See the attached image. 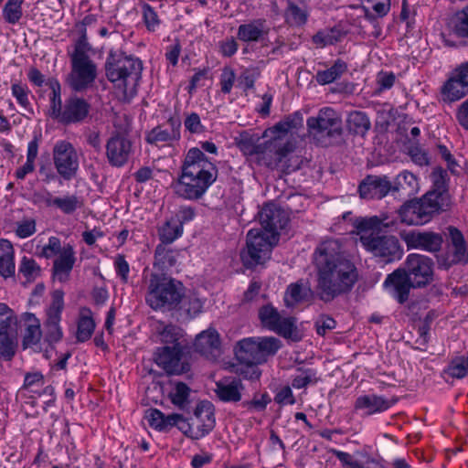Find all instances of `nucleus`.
Wrapping results in <instances>:
<instances>
[{
  "label": "nucleus",
  "mask_w": 468,
  "mask_h": 468,
  "mask_svg": "<svg viewBox=\"0 0 468 468\" xmlns=\"http://www.w3.org/2000/svg\"><path fill=\"white\" fill-rule=\"evenodd\" d=\"M318 269L317 294L324 302L348 292L357 280L355 265L349 261L338 239H325L315 250Z\"/></svg>",
  "instance_id": "f257e3e1"
},
{
  "label": "nucleus",
  "mask_w": 468,
  "mask_h": 468,
  "mask_svg": "<svg viewBox=\"0 0 468 468\" xmlns=\"http://www.w3.org/2000/svg\"><path fill=\"white\" fill-rule=\"evenodd\" d=\"M434 266L428 256L409 254L403 266L388 274L383 286L399 303H405L411 290L424 289L434 282Z\"/></svg>",
  "instance_id": "f03ea898"
},
{
  "label": "nucleus",
  "mask_w": 468,
  "mask_h": 468,
  "mask_svg": "<svg viewBox=\"0 0 468 468\" xmlns=\"http://www.w3.org/2000/svg\"><path fill=\"white\" fill-rule=\"evenodd\" d=\"M218 169L207 161L198 148H191L186 154L181 166V175L175 184L177 195L186 199H198L215 182Z\"/></svg>",
  "instance_id": "7ed1b4c3"
},
{
  "label": "nucleus",
  "mask_w": 468,
  "mask_h": 468,
  "mask_svg": "<svg viewBox=\"0 0 468 468\" xmlns=\"http://www.w3.org/2000/svg\"><path fill=\"white\" fill-rule=\"evenodd\" d=\"M142 61L122 51H111L105 63V74L109 81L121 89L123 96H133L141 79Z\"/></svg>",
  "instance_id": "20e7f679"
},
{
  "label": "nucleus",
  "mask_w": 468,
  "mask_h": 468,
  "mask_svg": "<svg viewBox=\"0 0 468 468\" xmlns=\"http://www.w3.org/2000/svg\"><path fill=\"white\" fill-rule=\"evenodd\" d=\"M149 277L146 279V303L154 310L175 309L184 297L183 283L164 272L153 271Z\"/></svg>",
  "instance_id": "39448f33"
},
{
  "label": "nucleus",
  "mask_w": 468,
  "mask_h": 468,
  "mask_svg": "<svg viewBox=\"0 0 468 468\" xmlns=\"http://www.w3.org/2000/svg\"><path fill=\"white\" fill-rule=\"evenodd\" d=\"M281 347V341L273 336L246 337L236 343L233 351L241 365H261Z\"/></svg>",
  "instance_id": "423d86ee"
},
{
  "label": "nucleus",
  "mask_w": 468,
  "mask_h": 468,
  "mask_svg": "<svg viewBox=\"0 0 468 468\" xmlns=\"http://www.w3.org/2000/svg\"><path fill=\"white\" fill-rule=\"evenodd\" d=\"M446 198L426 193L419 199L405 203L398 211L400 221L406 225H423L436 215L446 210Z\"/></svg>",
  "instance_id": "0eeeda50"
},
{
  "label": "nucleus",
  "mask_w": 468,
  "mask_h": 468,
  "mask_svg": "<svg viewBox=\"0 0 468 468\" xmlns=\"http://www.w3.org/2000/svg\"><path fill=\"white\" fill-rule=\"evenodd\" d=\"M276 244L273 236L267 237L261 230L250 229L247 234L246 249L240 252L244 266L253 268L265 263L271 258V250Z\"/></svg>",
  "instance_id": "6e6552de"
},
{
  "label": "nucleus",
  "mask_w": 468,
  "mask_h": 468,
  "mask_svg": "<svg viewBox=\"0 0 468 468\" xmlns=\"http://www.w3.org/2000/svg\"><path fill=\"white\" fill-rule=\"evenodd\" d=\"M360 242L367 251L385 263L399 260L403 255V249L394 236L363 234L360 235Z\"/></svg>",
  "instance_id": "1a4fd4ad"
},
{
  "label": "nucleus",
  "mask_w": 468,
  "mask_h": 468,
  "mask_svg": "<svg viewBox=\"0 0 468 468\" xmlns=\"http://www.w3.org/2000/svg\"><path fill=\"white\" fill-rule=\"evenodd\" d=\"M308 131L315 139H332L342 134V120L332 108L325 107L306 122Z\"/></svg>",
  "instance_id": "9d476101"
},
{
  "label": "nucleus",
  "mask_w": 468,
  "mask_h": 468,
  "mask_svg": "<svg viewBox=\"0 0 468 468\" xmlns=\"http://www.w3.org/2000/svg\"><path fill=\"white\" fill-rule=\"evenodd\" d=\"M71 69L67 77L68 85L77 92L91 87L97 78V65L90 57L70 56Z\"/></svg>",
  "instance_id": "9b49d317"
},
{
  "label": "nucleus",
  "mask_w": 468,
  "mask_h": 468,
  "mask_svg": "<svg viewBox=\"0 0 468 468\" xmlns=\"http://www.w3.org/2000/svg\"><path fill=\"white\" fill-rule=\"evenodd\" d=\"M154 361L168 375H180L190 368L183 359V348L179 344L158 347L154 354Z\"/></svg>",
  "instance_id": "f8f14e48"
},
{
  "label": "nucleus",
  "mask_w": 468,
  "mask_h": 468,
  "mask_svg": "<svg viewBox=\"0 0 468 468\" xmlns=\"http://www.w3.org/2000/svg\"><path fill=\"white\" fill-rule=\"evenodd\" d=\"M52 154L58 173L65 180L74 177L79 168V157L72 144L67 141H58L54 145Z\"/></svg>",
  "instance_id": "ddd939ff"
},
{
  "label": "nucleus",
  "mask_w": 468,
  "mask_h": 468,
  "mask_svg": "<svg viewBox=\"0 0 468 468\" xmlns=\"http://www.w3.org/2000/svg\"><path fill=\"white\" fill-rule=\"evenodd\" d=\"M258 218L262 233L267 237L273 236L278 242L279 230L286 226L289 219L287 213L278 205L267 203L259 211Z\"/></svg>",
  "instance_id": "4468645a"
},
{
  "label": "nucleus",
  "mask_w": 468,
  "mask_h": 468,
  "mask_svg": "<svg viewBox=\"0 0 468 468\" xmlns=\"http://www.w3.org/2000/svg\"><path fill=\"white\" fill-rule=\"evenodd\" d=\"M293 150L294 144L292 142L288 141L282 144L276 141L273 151L265 165L271 169H276L286 174L299 169V157L292 155Z\"/></svg>",
  "instance_id": "2eb2a0df"
},
{
  "label": "nucleus",
  "mask_w": 468,
  "mask_h": 468,
  "mask_svg": "<svg viewBox=\"0 0 468 468\" xmlns=\"http://www.w3.org/2000/svg\"><path fill=\"white\" fill-rule=\"evenodd\" d=\"M399 236L408 250H421L428 252L440 251L443 241L441 234L432 231L403 230Z\"/></svg>",
  "instance_id": "dca6fc26"
},
{
  "label": "nucleus",
  "mask_w": 468,
  "mask_h": 468,
  "mask_svg": "<svg viewBox=\"0 0 468 468\" xmlns=\"http://www.w3.org/2000/svg\"><path fill=\"white\" fill-rule=\"evenodd\" d=\"M132 151V142L123 133L116 132L107 141L106 156L112 166L124 165L128 162Z\"/></svg>",
  "instance_id": "f3484780"
},
{
  "label": "nucleus",
  "mask_w": 468,
  "mask_h": 468,
  "mask_svg": "<svg viewBox=\"0 0 468 468\" xmlns=\"http://www.w3.org/2000/svg\"><path fill=\"white\" fill-rule=\"evenodd\" d=\"M392 190V184L387 176H367L358 186V192L364 199H381Z\"/></svg>",
  "instance_id": "a211bd4d"
},
{
  "label": "nucleus",
  "mask_w": 468,
  "mask_h": 468,
  "mask_svg": "<svg viewBox=\"0 0 468 468\" xmlns=\"http://www.w3.org/2000/svg\"><path fill=\"white\" fill-rule=\"evenodd\" d=\"M329 452L339 460L343 468H384L378 459L371 456L365 450L356 451L355 452L356 458L336 449H330Z\"/></svg>",
  "instance_id": "6ab92c4d"
},
{
  "label": "nucleus",
  "mask_w": 468,
  "mask_h": 468,
  "mask_svg": "<svg viewBox=\"0 0 468 468\" xmlns=\"http://www.w3.org/2000/svg\"><path fill=\"white\" fill-rule=\"evenodd\" d=\"M195 349L210 360H217L221 355V342L218 333L209 328L197 335Z\"/></svg>",
  "instance_id": "aec40b11"
},
{
  "label": "nucleus",
  "mask_w": 468,
  "mask_h": 468,
  "mask_svg": "<svg viewBox=\"0 0 468 468\" xmlns=\"http://www.w3.org/2000/svg\"><path fill=\"white\" fill-rule=\"evenodd\" d=\"M89 112L90 104L85 100L72 96L64 104L59 122L66 125L80 122L88 116Z\"/></svg>",
  "instance_id": "412c9836"
},
{
  "label": "nucleus",
  "mask_w": 468,
  "mask_h": 468,
  "mask_svg": "<svg viewBox=\"0 0 468 468\" xmlns=\"http://www.w3.org/2000/svg\"><path fill=\"white\" fill-rule=\"evenodd\" d=\"M75 261L76 257L73 247L70 244L64 245L60 255L53 262V278L60 282L69 281Z\"/></svg>",
  "instance_id": "4be33fe9"
},
{
  "label": "nucleus",
  "mask_w": 468,
  "mask_h": 468,
  "mask_svg": "<svg viewBox=\"0 0 468 468\" xmlns=\"http://www.w3.org/2000/svg\"><path fill=\"white\" fill-rule=\"evenodd\" d=\"M215 415L213 405L208 401H202L197 404L193 418V424L199 431L197 436L204 437L215 427Z\"/></svg>",
  "instance_id": "5701e85b"
},
{
  "label": "nucleus",
  "mask_w": 468,
  "mask_h": 468,
  "mask_svg": "<svg viewBox=\"0 0 468 468\" xmlns=\"http://www.w3.org/2000/svg\"><path fill=\"white\" fill-rule=\"evenodd\" d=\"M259 141L260 138L257 136L242 134L238 142V146L245 154H262L261 160L265 163L272 153L277 140L265 142L264 144H259Z\"/></svg>",
  "instance_id": "b1692460"
},
{
  "label": "nucleus",
  "mask_w": 468,
  "mask_h": 468,
  "mask_svg": "<svg viewBox=\"0 0 468 468\" xmlns=\"http://www.w3.org/2000/svg\"><path fill=\"white\" fill-rule=\"evenodd\" d=\"M396 400H389L376 394L362 395L356 398L355 409L364 410L366 415L381 413L394 405Z\"/></svg>",
  "instance_id": "393cba45"
},
{
  "label": "nucleus",
  "mask_w": 468,
  "mask_h": 468,
  "mask_svg": "<svg viewBox=\"0 0 468 468\" xmlns=\"http://www.w3.org/2000/svg\"><path fill=\"white\" fill-rule=\"evenodd\" d=\"M269 33L264 19H254L238 28V38L244 42H257Z\"/></svg>",
  "instance_id": "a878e982"
},
{
  "label": "nucleus",
  "mask_w": 468,
  "mask_h": 468,
  "mask_svg": "<svg viewBox=\"0 0 468 468\" xmlns=\"http://www.w3.org/2000/svg\"><path fill=\"white\" fill-rule=\"evenodd\" d=\"M168 123L171 128L165 129L163 126H157L148 133L146 141L149 144H158L179 140L180 138V121L177 119L170 118Z\"/></svg>",
  "instance_id": "bb28decb"
},
{
  "label": "nucleus",
  "mask_w": 468,
  "mask_h": 468,
  "mask_svg": "<svg viewBox=\"0 0 468 468\" xmlns=\"http://www.w3.org/2000/svg\"><path fill=\"white\" fill-rule=\"evenodd\" d=\"M12 243L5 239H0V275L5 279L15 275L16 265Z\"/></svg>",
  "instance_id": "cd10ccee"
},
{
  "label": "nucleus",
  "mask_w": 468,
  "mask_h": 468,
  "mask_svg": "<svg viewBox=\"0 0 468 468\" xmlns=\"http://www.w3.org/2000/svg\"><path fill=\"white\" fill-rule=\"evenodd\" d=\"M243 385L239 379H233L229 383L218 382L215 393L223 402H238L241 399Z\"/></svg>",
  "instance_id": "c85d7f7f"
},
{
  "label": "nucleus",
  "mask_w": 468,
  "mask_h": 468,
  "mask_svg": "<svg viewBox=\"0 0 468 468\" xmlns=\"http://www.w3.org/2000/svg\"><path fill=\"white\" fill-rule=\"evenodd\" d=\"M451 251L454 262L468 263V249L464 238L456 228H450Z\"/></svg>",
  "instance_id": "c756f323"
},
{
  "label": "nucleus",
  "mask_w": 468,
  "mask_h": 468,
  "mask_svg": "<svg viewBox=\"0 0 468 468\" xmlns=\"http://www.w3.org/2000/svg\"><path fill=\"white\" fill-rule=\"evenodd\" d=\"M267 327L283 336L288 341L296 343L304 336V328L303 324H266Z\"/></svg>",
  "instance_id": "7c9ffc66"
},
{
  "label": "nucleus",
  "mask_w": 468,
  "mask_h": 468,
  "mask_svg": "<svg viewBox=\"0 0 468 468\" xmlns=\"http://www.w3.org/2000/svg\"><path fill=\"white\" fill-rule=\"evenodd\" d=\"M468 93V88L461 80L452 73V76L445 82L441 88L443 100L446 101H458Z\"/></svg>",
  "instance_id": "2f4dec72"
},
{
  "label": "nucleus",
  "mask_w": 468,
  "mask_h": 468,
  "mask_svg": "<svg viewBox=\"0 0 468 468\" xmlns=\"http://www.w3.org/2000/svg\"><path fill=\"white\" fill-rule=\"evenodd\" d=\"M176 309V318L182 320L195 319L203 310L202 302L196 297L182 298Z\"/></svg>",
  "instance_id": "473e14b6"
},
{
  "label": "nucleus",
  "mask_w": 468,
  "mask_h": 468,
  "mask_svg": "<svg viewBox=\"0 0 468 468\" xmlns=\"http://www.w3.org/2000/svg\"><path fill=\"white\" fill-rule=\"evenodd\" d=\"M346 124L348 131L354 134L364 136L371 127L367 115L360 111H354L348 114Z\"/></svg>",
  "instance_id": "72a5a7b5"
},
{
  "label": "nucleus",
  "mask_w": 468,
  "mask_h": 468,
  "mask_svg": "<svg viewBox=\"0 0 468 468\" xmlns=\"http://www.w3.org/2000/svg\"><path fill=\"white\" fill-rule=\"evenodd\" d=\"M8 324H0V357L11 360L16 354L17 343L16 336L7 332Z\"/></svg>",
  "instance_id": "f704fd0d"
},
{
  "label": "nucleus",
  "mask_w": 468,
  "mask_h": 468,
  "mask_svg": "<svg viewBox=\"0 0 468 468\" xmlns=\"http://www.w3.org/2000/svg\"><path fill=\"white\" fill-rule=\"evenodd\" d=\"M177 261V253L167 249L164 244H159L154 252V268H158L161 271L175 266Z\"/></svg>",
  "instance_id": "c9c22d12"
},
{
  "label": "nucleus",
  "mask_w": 468,
  "mask_h": 468,
  "mask_svg": "<svg viewBox=\"0 0 468 468\" xmlns=\"http://www.w3.org/2000/svg\"><path fill=\"white\" fill-rule=\"evenodd\" d=\"M446 170L441 167H436L431 173V180L433 183V189L430 190L428 193H434L438 197H442L446 198V210L449 208L451 205V197L447 190L446 186V178H447Z\"/></svg>",
  "instance_id": "e433bc0d"
},
{
  "label": "nucleus",
  "mask_w": 468,
  "mask_h": 468,
  "mask_svg": "<svg viewBox=\"0 0 468 468\" xmlns=\"http://www.w3.org/2000/svg\"><path fill=\"white\" fill-rule=\"evenodd\" d=\"M311 290L300 283H292L287 287L284 302L288 307L294 306L309 300Z\"/></svg>",
  "instance_id": "4c0bfd02"
},
{
  "label": "nucleus",
  "mask_w": 468,
  "mask_h": 468,
  "mask_svg": "<svg viewBox=\"0 0 468 468\" xmlns=\"http://www.w3.org/2000/svg\"><path fill=\"white\" fill-rule=\"evenodd\" d=\"M346 69V63L341 59H337L331 68L317 71L316 81L321 85L332 83L339 79Z\"/></svg>",
  "instance_id": "58836bf2"
},
{
  "label": "nucleus",
  "mask_w": 468,
  "mask_h": 468,
  "mask_svg": "<svg viewBox=\"0 0 468 468\" xmlns=\"http://www.w3.org/2000/svg\"><path fill=\"white\" fill-rule=\"evenodd\" d=\"M146 418L149 425L158 431H164L171 426L175 419H178L176 413L165 416L162 411L156 409H150L146 411Z\"/></svg>",
  "instance_id": "ea45409f"
},
{
  "label": "nucleus",
  "mask_w": 468,
  "mask_h": 468,
  "mask_svg": "<svg viewBox=\"0 0 468 468\" xmlns=\"http://www.w3.org/2000/svg\"><path fill=\"white\" fill-rule=\"evenodd\" d=\"M395 226L394 220H388V218H379L378 217H372L369 218H361L356 222V229L358 232L363 234H369L368 231L374 229H379L380 228H392Z\"/></svg>",
  "instance_id": "a19ab883"
},
{
  "label": "nucleus",
  "mask_w": 468,
  "mask_h": 468,
  "mask_svg": "<svg viewBox=\"0 0 468 468\" xmlns=\"http://www.w3.org/2000/svg\"><path fill=\"white\" fill-rule=\"evenodd\" d=\"M183 227L175 218L167 220L159 229V237L162 243L170 244L182 235Z\"/></svg>",
  "instance_id": "79ce46f5"
},
{
  "label": "nucleus",
  "mask_w": 468,
  "mask_h": 468,
  "mask_svg": "<svg viewBox=\"0 0 468 468\" xmlns=\"http://www.w3.org/2000/svg\"><path fill=\"white\" fill-rule=\"evenodd\" d=\"M409 327L410 339L413 340L414 343L418 345L419 349H423L430 337L429 324H410Z\"/></svg>",
  "instance_id": "37998d69"
},
{
  "label": "nucleus",
  "mask_w": 468,
  "mask_h": 468,
  "mask_svg": "<svg viewBox=\"0 0 468 468\" xmlns=\"http://www.w3.org/2000/svg\"><path fill=\"white\" fill-rule=\"evenodd\" d=\"M57 202V208L67 215L73 214L76 210L83 206V200L77 195H66L58 197Z\"/></svg>",
  "instance_id": "c03bdc74"
},
{
  "label": "nucleus",
  "mask_w": 468,
  "mask_h": 468,
  "mask_svg": "<svg viewBox=\"0 0 468 468\" xmlns=\"http://www.w3.org/2000/svg\"><path fill=\"white\" fill-rule=\"evenodd\" d=\"M24 0H8L3 8V17L8 24L15 25L22 17Z\"/></svg>",
  "instance_id": "a18cd8bd"
},
{
  "label": "nucleus",
  "mask_w": 468,
  "mask_h": 468,
  "mask_svg": "<svg viewBox=\"0 0 468 468\" xmlns=\"http://www.w3.org/2000/svg\"><path fill=\"white\" fill-rule=\"evenodd\" d=\"M50 88L52 90L50 97V116L58 122L63 114V107L60 97V85L58 81H51Z\"/></svg>",
  "instance_id": "49530a36"
},
{
  "label": "nucleus",
  "mask_w": 468,
  "mask_h": 468,
  "mask_svg": "<svg viewBox=\"0 0 468 468\" xmlns=\"http://www.w3.org/2000/svg\"><path fill=\"white\" fill-rule=\"evenodd\" d=\"M418 188L417 177L414 174L409 171H403L398 175L396 183L392 186L393 191H399L400 189L412 193Z\"/></svg>",
  "instance_id": "de8ad7c7"
},
{
  "label": "nucleus",
  "mask_w": 468,
  "mask_h": 468,
  "mask_svg": "<svg viewBox=\"0 0 468 468\" xmlns=\"http://www.w3.org/2000/svg\"><path fill=\"white\" fill-rule=\"evenodd\" d=\"M189 394L190 388L186 384L176 382L173 390L169 393V397L174 405L183 409L188 402Z\"/></svg>",
  "instance_id": "09e8293b"
},
{
  "label": "nucleus",
  "mask_w": 468,
  "mask_h": 468,
  "mask_svg": "<svg viewBox=\"0 0 468 468\" xmlns=\"http://www.w3.org/2000/svg\"><path fill=\"white\" fill-rule=\"evenodd\" d=\"M19 272L23 274L27 282H31L40 276L41 269L35 260L23 257L19 265Z\"/></svg>",
  "instance_id": "8fccbe9b"
},
{
  "label": "nucleus",
  "mask_w": 468,
  "mask_h": 468,
  "mask_svg": "<svg viewBox=\"0 0 468 468\" xmlns=\"http://www.w3.org/2000/svg\"><path fill=\"white\" fill-rule=\"evenodd\" d=\"M63 296L64 293L60 290H56L52 292V301L47 311L49 322L60 320V314L64 306Z\"/></svg>",
  "instance_id": "3c124183"
},
{
  "label": "nucleus",
  "mask_w": 468,
  "mask_h": 468,
  "mask_svg": "<svg viewBox=\"0 0 468 468\" xmlns=\"http://www.w3.org/2000/svg\"><path fill=\"white\" fill-rule=\"evenodd\" d=\"M43 338V327L41 328L40 324H30L25 332L23 338V347H32L40 343Z\"/></svg>",
  "instance_id": "603ef678"
},
{
  "label": "nucleus",
  "mask_w": 468,
  "mask_h": 468,
  "mask_svg": "<svg viewBox=\"0 0 468 468\" xmlns=\"http://www.w3.org/2000/svg\"><path fill=\"white\" fill-rule=\"evenodd\" d=\"M303 126V116L299 112L286 116L273 127L280 133H288L292 129H298Z\"/></svg>",
  "instance_id": "864d4df0"
},
{
  "label": "nucleus",
  "mask_w": 468,
  "mask_h": 468,
  "mask_svg": "<svg viewBox=\"0 0 468 468\" xmlns=\"http://www.w3.org/2000/svg\"><path fill=\"white\" fill-rule=\"evenodd\" d=\"M468 370L464 365V357H456L451 361L444 369V374L452 378H463L467 376Z\"/></svg>",
  "instance_id": "5fc2aeb1"
},
{
  "label": "nucleus",
  "mask_w": 468,
  "mask_h": 468,
  "mask_svg": "<svg viewBox=\"0 0 468 468\" xmlns=\"http://www.w3.org/2000/svg\"><path fill=\"white\" fill-rule=\"evenodd\" d=\"M298 371L300 374L295 376L292 381V388L300 389L307 387L313 382H316L315 372L313 369L299 368Z\"/></svg>",
  "instance_id": "6e6d98bb"
},
{
  "label": "nucleus",
  "mask_w": 468,
  "mask_h": 468,
  "mask_svg": "<svg viewBox=\"0 0 468 468\" xmlns=\"http://www.w3.org/2000/svg\"><path fill=\"white\" fill-rule=\"evenodd\" d=\"M271 401V399L266 392L260 395L255 394L251 400L243 401L242 407L249 410L263 411Z\"/></svg>",
  "instance_id": "4d7b16f0"
},
{
  "label": "nucleus",
  "mask_w": 468,
  "mask_h": 468,
  "mask_svg": "<svg viewBox=\"0 0 468 468\" xmlns=\"http://www.w3.org/2000/svg\"><path fill=\"white\" fill-rule=\"evenodd\" d=\"M177 416L178 419H175L170 427L176 426L184 434L191 439L198 440L201 438V436H197L199 431L193 424V419L190 423L181 414H177Z\"/></svg>",
  "instance_id": "13d9d810"
},
{
  "label": "nucleus",
  "mask_w": 468,
  "mask_h": 468,
  "mask_svg": "<svg viewBox=\"0 0 468 468\" xmlns=\"http://www.w3.org/2000/svg\"><path fill=\"white\" fill-rule=\"evenodd\" d=\"M287 20L292 25H303L307 20V13L293 2H289L287 9Z\"/></svg>",
  "instance_id": "bf43d9fd"
},
{
  "label": "nucleus",
  "mask_w": 468,
  "mask_h": 468,
  "mask_svg": "<svg viewBox=\"0 0 468 468\" xmlns=\"http://www.w3.org/2000/svg\"><path fill=\"white\" fill-rule=\"evenodd\" d=\"M182 335V329L176 324H166L160 332V339L164 343L178 344L177 341Z\"/></svg>",
  "instance_id": "052dcab7"
},
{
  "label": "nucleus",
  "mask_w": 468,
  "mask_h": 468,
  "mask_svg": "<svg viewBox=\"0 0 468 468\" xmlns=\"http://www.w3.org/2000/svg\"><path fill=\"white\" fill-rule=\"evenodd\" d=\"M259 318L261 322H293L291 318L282 320V315L271 304H266L259 310Z\"/></svg>",
  "instance_id": "680f3d73"
},
{
  "label": "nucleus",
  "mask_w": 468,
  "mask_h": 468,
  "mask_svg": "<svg viewBox=\"0 0 468 468\" xmlns=\"http://www.w3.org/2000/svg\"><path fill=\"white\" fill-rule=\"evenodd\" d=\"M62 338V331L58 324H43V339L48 345L58 342Z\"/></svg>",
  "instance_id": "e2e57ef3"
},
{
  "label": "nucleus",
  "mask_w": 468,
  "mask_h": 468,
  "mask_svg": "<svg viewBox=\"0 0 468 468\" xmlns=\"http://www.w3.org/2000/svg\"><path fill=\"white\" fill-rule=\"evenodd\" d=\"M63 250V247H61V242L57 237H50L48 239V242L42 248L40 252V256L49 259L55 255H60Z\"/></svg>",
  "instance_id": "0e129e2a"
},
{
  "label": "nucleus",
  "mask_w": 468,
  "mask_h": 468,
  "mask_svg": "<svg viewBox=\"0 0 468 468\" xmlns=\"http://www.w3.org/2000/svg\"><path fill=\"white\" fill-rule=\"evenodd\" d=\"M453 31L458 37H468V6L458 15Z\"/></svg>",
  "instance_id": "69168bd1"
},
{
  "label": "nucleus",
  "mask_w": 468,
  "mask_h": 468,
  "mask_svg": "<svg viewBox=\"0 0 468 468\" xmlns=\"http://www.w3.org/2000/svg\"><path fill=\"white\" fill-rule=\"evenodd\" d=\"M36 232V221L35 219H25L17 222L16 234L21 238L26 239Z\"/></svg>",
  "instance_id": "338daca9"
},
{
  "label": "nucleus",
  "mask_w": 468,
  "mask_h": 468,
  "mask_svg": "<svg viewBox=\"0 0 468 468\" xmlns=\"http://www.w3.org/2000/svg\"><path fill=\"white\" fill-rule=\"evenodd\" d=\"M274 400L282 405H293L295 403L292 388L289 386L282 388L275 395Z\"/></svg>",
  "instance_id": "774afa93"
}]
</instances>
